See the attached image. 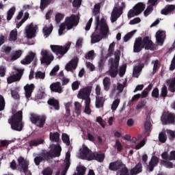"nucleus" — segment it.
I'll return each instance as SVG.
<instances>
[{"mask_svg":"<svg viewBox=\"0 0 175 175\" xmlns=\"http://www.w3.org/2000/svg\"><path fill=\"white\" fill-rule=\"evenodd\" d=\"M109 27L106 23L104 18L99 20V16H96V29L95 32L92 36V43H98L102 39H105L109 36Z\"/></svg>","mask_w":175,"mask_h":175,"instance_id":"f257e3e1","label":"nucleus"},{"mask_svg":"<svg viewBox=\"0 0 175 175\" xmlns=\"http://www.w3.org/2000/svg\"><path fill=\"white\" fill-rule=\"evenodd\" d=\"M80 151V153L78 154V158L81 159H87L88 161L95 159L98 162H103L105 160V154L98 152H92L85 145L82 146Z\"/></svg>","mask_w":175,"mask_h":175,"instance_id":"f03ea898","label":"nucleus"},{"mask_svg":"<svg viewBox=\"0 0 175 175\" xmlns=\"http://www.w3.org/2000/svg\"><path fill=\"white\" fill-rule=\"evenodd\" d=\"M144 47L146 50H154L155 45L152 44V41L148 38L145 37L143 39L137 38L134 44L133 51L134 53H139L142 49Z\"/></svg>","mask_w":175,"mask_h":175,"instance_id":"7ed1b4c3","label":"nucleus"},{"mask_svg":"<svg viewBox=\"0 0 175 175\" xmlns=\"http://www.w3.org/2000/svg\"><path fill=\"white\" fill-rule=\"evenodd\" d=\"M79 19L80 18L78 15L73 14L69 17L66 18L65 22L60 25L59 29V35L61 36V35H64V31L66 29L69 31V29H72L73 27H77L79 24Z\"/></svg>","mask_w":175,"mask_h":175,"instance_id":"20e7f679","label":"nucleus"},{"mask_svg":"<svg viewBox=\"0 0 175 175\" xmlns=\"http://www.w3.org/2000/svg\"><path fill=\"white\" fill-rule=\"evenodd\" d=\"M9 123L14 131H22L23 126H24L23 124V111H19L12 116L9 120Z\"/></svg>","mask_w":175,"mask_h":175,"instance_id":"39448f33","label":"nucleus"},{"mask_svg":"<svg viewBox=\"0 0 175 175\" xmlns=\"http://www.w3.org/2000/svg\"><path fill=\"white\" fill-rule=\"evenodd\" d=\"M121 55V52L119 51L115 53V59H111L109 60V65L110 66L109 75L111 77H116L118 73L117 68H118V64L120 62V57Z\"/></svg>","mask_w":175,"mask_h":175,"instance_id":"423d86ee","label":"nucleus"},{"mask_svg":"<svg viewBox=\"0 0 175 175\" xmlns=\"http://www.w3.org/2000/svg\"><path fill=\"white\" fill-rule=\"evenodd\" d=\"M41 57L40 61L41 64H45L46 65H50L53 61H54V56L50 52V51L42 49L40 52Z\"/></svg>","mask_w":175,"mask_h":175,"instance_id":"0eeeda50","label":"nucleus"},{"mask_svg":"<svg viewBox=\"0 0 175 175\" xmlns=\"http://www.w3.org/2000/svg\"><path fill=\"white\" fill-rule=\"evenodd\" d=\"M125 8V3L122 1H118L116 7L114 8L111 15V21L114 23L117 21V18L122 14V9Z\"/></svg>","mask_w":175,"mask_h":175,"instance_id":"6e6552de","label":"nucleus"},{"mask_svg":"<svg viewBox=\"0 0 175 175\" xmlns=\"http://www.w3.org/2000/svg\"><path fill=\"white\" fill-rule=\"evenodd\" d=\"M71 44L72 42H68L64 46L58 45H51V49L53 53H55V54H60V55H64V54H66V53H68L69 49H70Z\"/></svg>","mask_w":175,"mask_h":175,"instance_id":"1a4fd4ad","label":"nucleus"},{"mask_svg":"<svg viewBox=\"0 0 175 175\" xmlns=\"http://www.w3.org/2000/svg\"><path fill=\"white\" fill-rule=\"evenodd\" d=\"M146 9V5L143 3H137L133 9L130 10L128 13L129 18H132V17H135V16H137L143 12Z\"/></svg>","mask_w":175,"mask_h":175,"instance_id":"9d476101","label":"nucleus"},{"mask_svg":"<svg viewBox=\"0 0 175 175\" xmlns=\"http://www.w3.org/2000/svg\"><path fill=\"white\" fill-rule=\"evenodd\" d=\"M30 120L32 124H34V125L38 126V128H43L46 122V117L38 114H31Z\"/></svg>","mask_w":175,"mask_h":175,"instance_id":"9b49d317","label":"nucleus"},{"mask_svg":"<svg viewBox=\"0 0 175 175\" xmlns=\"http://www.w3.org/2000/svg\"><path fill=\"white\" fill-rule=\"evenodd\" d=\"M38 31V25L31 23L26 26L25 28V35L29 39H32L35 38L36 32Z\"/></svg>","mask_w":175,"mask_h":175,"instance_id":"f8f14e48","label":"nucleus"},{"mask_svg":"<svg viewBox=\"0 0 175 175\" xmlns=\"http://www.w3.org/2000/svg\"><path fill=\"white\" fill-rule=\"evenodd\" d=\"M18 162L21 171L24 172L25 175H31V172L28 170L29 161L23 157H19Z\"/></svg>","mask_w":175,"mask_h":175,"instance_id":"ddd939ff","label":"nucleus"},{"mask_svg":"<svg viewBox=\"0 0 175 175\" xmlns=\"http://www.w3.org/2000/svg\"><path fill=\"white\" fill-rule=\"evenodd\" d=\"M161 122L164 125L166 124H175V116L174 114L166 112L161 116Z\"/></svg>","mask_w":175,"mask_h":175,"instance_id":"4468645a","label":"nucleus"},{"mask_svg":"<svg viewBox=\"0 0 175 175\" xmlns=\"http://www.w3.org/2000/svg\"><path fill=\"white\" fill-rule=\"evenodd\" d=\"M91 87H86L83 89L79 90L77 98L79 99H83L87 100V99H90V95L91 94Z\"/></svg>","mask_w":175,"mask_h":175,"instance_id":"2eb2a0df","label":"nucleus"},{"mask_svg":"<svg viewBox=\"0 0 175 175\" xmlns=\"http://www.w3.org/2000/svg\"><path fill=\"white\" fill-rule=\"evenodd\" d=\"M61 151H62V148L59 145H51V151L46 152V157H59Z\"/></svg>","mask_w":175,"mask_h":175,"instance_id":"dca6fc26","label":"nucleus"},{"mask_svg":"<svg viewBox=\"0 0 175 175\" xmlns=\"http://www.w3.org/2000/svg\"><path fill=\"white\" fill-rule=\"evenodd\" d=\"M14 70H16V75H14L9 78H8L7 81L8 84H12L14 81H18L20 79H21V76H23V72L24 71L22 68H17L16 67L14 68Z\"/></svg>","mask_w":175,"mask_h":175,"instance_id":"f3484780","label":"nucleus"},{"mask_svg":"<svg viewBox=\"0 0 175 175\" xmlns=\"http://www.w3.org/2000/svg\"><path fill=\"white\" fill-rule=\"evenodd\" d=\"M156 40L159 46H162L163 42H165V38H166V32L163 30H159L156 33Z\"/></svg>","mask_w":175,"mask_h":175,"instance_id":"a211bd4d","label":"nucleus"},{"mask_svg":"<svg viewBox=\"0 0 175 175\" xmlns=\"http://www.w3.org/2000/svg\"><path fill=\"white\" fill-rule=\"evenodd\" d=\"M35 57H36V53L33 51H29L27 54V55L21 60V64L23 65H28L29 64H31L33 59H35Z\"/></svg>","mask_w":175,"mask_h":175,"instance_id":"6ab92c4d","label":"nucleus"},{"mask_svg":"<svg viewBox=\"0 0 175 175\" xmlns=\"http://www.w3.org/2000/svg\"><path fill=\"white\" fill-rule=\"evenodd\" d=\"M77 62H79V59H77V57H75L66 65V70L68 72H72V70L76 69L77 66Z\"/></svg>","mask_w":175,"mask_h":175,"instance_id":"aec40b11","label":"nucleus"},{"mask_svg":"<svg viewBox=\"0 0 175 175\" xmlns=\"http://www.w3.org/2000/svg\"><path fill=\"white\" fill-rule=\"evenodd\" d=\"M64 170L62 172L61 175L66 174L68 170L69 169V166H70V152H67L66 154V158L64 160Z\"/></svg>","mask_w":175,"mask_h":175,"instance_id":"412c9836","label":"nucleus"},{"mask_svg":"<svg viewBox=\"0 0 175 175\" xmlns=\"http://www.w3.org/2000/svg\"><path fill=\"white\" fill-rule=\"evenodd\" d=\"M125 85H126V81L123 82L122 83H118L117 87L116 85L114 86V89L112 91V94H116V95L121 94V92L124 91Z\"/></svg>","mask_w":175,"mask_h":175,"instance_id":"4be33fe9","label":"nucleus"},{"mask_svg":"<svg viewBox=\"0 0 175 175\" xmlns=\"http://www.w3.org/2000/svg\"><path fill=\"white\" fill-rule=\"evenodd\" d=\"M44 36L45 38H48V36L53 32V25L50 23V22H48L47 24H46L42 29Z\"/></svg>","mask_w":175,"mask_h":175,"instance_id":"5701e85b","label":"nucleus"},{"mask_svg":"<svg viewBox=\"0 0 175 175\" xmlns=\"http://www.w3.org/2000/svg\"><path fill=\"white\" fill-rule=\"evenodd\" d=\"M50 89L53 92H57L58 94H62V87L61 86V83L59 82L52 83L50 85Z\"/></svg>","mask_w":175,"mask_h":175,"instance_id":"b1692460","label":"nucleus"},{"mask_svg":"<svg viewBox=\"0 0 175 175\" xmlns=\"http://www.w3.org/2000/svg\"><path fill=\"white\" fill-rule=\"evenodd\" d=\"M23 55V51L18 50L15 52H13L11 55L8 58V61L10 62H13V61H16V59H18Z\"/></svg>","mask_w":175,"mask_h":175,"instance_id":"393cba45","label":"nucleus"},{"mask_svg":"<svg viewBox=\"0 0 175 175\" xmlns=\"http://www.w3.org/2000/svg\"><path fill=\"white\" fill-rule=\"evenodd\" d=\"M35 88V85L33 84H27L24 87V90L25 91V96L26 98H31V95L32 94V91H33Z\"/></svg>","mask_w":175,"mask_h":175,"instance_id":"a878e982","label":"nucleus"},{"mask_svg":"<svg viewBox=\"0 0 175 175\" xmlns=\"http://www.w3.org/2000/svg\"><path fill=\"white\" fill-rule=\"evenodd\" d=\"M157 1H158V0H149L148 1V6L144 12V16H146V17H147V16H148V14H150V13H151V12H152V6L154 5H155V3H157Z\"/></svg>","mask_w":175,"mask_h":175,"instance_id":"bb28decb","label":"nucleus"},{"mask_svg":"<svg viewBox=\"0 0 175 175\" xmlns=\"http://www.w3.org/2000/svg\"><path fill=\"white\" fill-rule=\"evenodd\" d=\"M159 162V159H158V157H152L149 163V165L148 166V170H149V172H152L154 167L157 166Z\"/></svg>","mask_w":175,"mask_h":175,"instance_id":"cd10ccee","label":"nucleus"},{"mask_svg":"<svg viewBox=\"0 0 175 175\" xmlns=\"http://www.w3.org/2000/svg\"><path fill=\"white\" fill-rule=\"evenodd\" d=\"M90 105H91V98H88L85 100V108L83 110L85 114H87L88 116H91V113H92V110H91Z\"/></svg>","mask_w":175,"mask_h":175,"instance_id":"c85d7f7f","label":"nucleus"},{"mask_svg":"<svg viewBox=\"0 0 175 175\" xmlns=\"http://www.w3.org/2000/svg\"><path fill=\"white\" fill-rule=\"evenodd\" d=\"M125 165L122 164V162L116 161L113 163H111L109 164V169L110 170H117L118 169H121L124 167Z\"/></svg>","mask_w":175,"mask_h":175,"instance_id":"c756f323","label":"nucleus"},{"mask_svg":"<svg viewBox=\"0 0 175 175\" xmlns=\"http://www.w3.org/2000/svg\"><path fill=\"white\" fill-rule=\"evenodd\" d=\"M105 103V98L100 96H96V109H100V107H103V105Z\"/></svg>","mask_w":175,"mask_h":175,"instance_id":"7c9ffc66","label":"nucleus"},{"mask_svg":"<svg viewBox=\"0 0 175 175\" xmlns=\"http://www.w3.org/2000/svg\"><path fill=\"white\" fill-rule=\"evenodd\" d=\"M175 9V5H166L165 8H163L161 10V14H165V16L167 14H170L171 12H173Z\"/></svg>","mask_w":175,"mask_h":175,"instance_id":"2f4dec72","label":"nucleus"},{"mask_svg":"<svg viewBox=\"0 0 175 175\" xmlns=\"http://www.w3.org/2000/svg\"><path fill=\"white\" fill-rule=\"evenodd\" d=\"M48 103L51 105V106H53L55 110H59V102L58 100L51 98L48 100Z\"/></svg>","mask_w":175,"mask_h":175,"instance_id":"473e14b6","label":"nucleus"},{"mask_svg":"<svg viewBox=\"0 0 175 175\" xmlns=\"http://www.w3.org/2000/svg\"><path fill=\"white\" fill-rule=\"evenodd\" d=\"M143 67L142 65L135 66L133 68V76L134 77H139L140 72H142Z\"/></svg>","mask_w":175,"mask_h":175,"instance_id":"72a5a7b5","label":"nucleus"},{"mask_svg":"<svg viewBox=\"0 0 175 175\" xmlns=\"http://www.w3.org/2000/svg\"><path fill=\"white\" fill-rule=\"evenodd\" d=\"M142 172V164L138 163L134 168L131 170V175L139 174Z\"/></svg>","mask_w":175,"mask_h":175,"instance_id":"f704fd0d","label":"nucleus"},{"mask_svg":"<svg viewBox=\"0 0 175 175\" xmlns=\"http://www.w3.org/2000/svg\"><path fill=\"white\" fill-rule=\"evenodd\" d=\"M44 139L40 138L36 140L30 141L29 146L30 147H36V146H39V144H43Z\"/></svg>","mask_w":175,"mask_h":175,"instance_id":"c9c22d12","label":"nucleus"},{"mask_svg":"<svg viewBox=\"0 0 175 175\" xmlns=\"http://www.w3.org/2000/svg\"><path fill=\"white\" fill-rule=\"evenodd\" d=\"M74 106H75V110L76 114H77V116H80V114H81V109H82L81 104L79 101H76L74 103Z\"/></svg>","mask_w":175,"mask_h":175,"instance_id":"e433bc0d","label":"nucleus"},{"mask_svg":"<svg viewBox=\"0 0 175 175\" xmlns=\"http://www.w3.org/2000/svg\"><path fill=\"white\" fill-rule=\"evenodd\" d=\"M49 139L51 142H59V134L58 133H50Z\"/></svg>","mask_w":175,"mask_h":175,"instance_id":"4c0bfd02","label":"nucleus"},{"mask_svg":"<svg viewBox=\"0 0 175 175\" xmlns=\"http://www.w3.org/2000/svg\"><path fill=\"white\" fill-rule=\"evenodd\" d=\"M103 83L104 85V90L105 91H109L110 90V79L105 77L103 81Z\"/></svg>","mask_w":175,"mask_h":175,"instance_id":"58836bf2","label":"nucleus"},{"mask_svg":"<svg viewBox=\"0 0 175 175\" xmlns=\"http://www.w3.org/2000/svg\"><path fill=\"white\" fill-rule=\"evenodd\" d=\"M120 99L117 98L116 99L111 105V109L112 111H116L117 109H118V106L120 105Z\"/></svg>","mask_w":175,"mask_h":175,"instance_id":"ea45409f","label":"nucleus"},{"mask_svg":"<svg viewBox=\"0 0 175 175\" xmlns=\"http://www.w3.org/2000/svg\"><path fill=\"white\" fill-rule=\"evenodd\" d=\"M14 12H16V8L15 7H12V8H10L8 10V14H7V20L8 21H10V20H12V17H13V15L14 14Z\"/></svg>","mask_w":175,"mask_h":175,"instance_id":"a19ab883","label":"nucleus"},{"mask_svg":"<svg viewBox=\"0 0 175 175\" xmlns=\"http://www.w3.org/2000/svg\"><path fill=\"white\" fill-rule=\"evenodd\" d=\"M53 0H41L40 1V9L41 10H43L44 9V8H46V6H47V5H50V3H51Z\"/></svg>","mask_w":175,"mask_h":175,"instance_id":"79ce46f5","label":"nucleus"},{"mask_svg":"<svg viewBox=\"0 0 175 175\" xmlns=\"http://www.w3.org/2000/svg\"><path fill=\"white\" fill-rule=\"evenodd\" d=\"M10 40H17V29H14L10 33Z\"/></svg>","mask_w":175,"mask_h":175,"instance_id":"37998d69","label":"nucleus"},{"mask_svg":"<svg viewBox=\"0 0 175 175\" xmlns=\"http://www.w3.org/2000/svg\"><path fill=\"white\" fill-rule=\"evenodd\" d=\"M161 165L166 167L167 169H172L173 168V163L167 161H161Z\"/></svg>","mask_w":175,"mask_h":175,"instance_id":"c03bdc74","label":"nucleus"},{"mask_svg":"<svg viewBox=\"0 0 175 175\" xmlns=\"http://www.w3.org/2000/svg\"><path fill=\"white\" fill-rule=\"evenodd\" d=\"M28 17H29V14H28L27 12H25L23 20L19 23L16 24V28L21 27V25H23V24H24V23H25L27 20H28Z\"/></svg>","mask_w":175,"mask_h":175,"instance_id":"a18cd8bd","label":"nucleus"},{"mask_svg":"<svg viewBox=\"0 0 175 175\" xmlns=\"http://www.w3.org/2000/svg\"><path fill=\"white\" fill-rule=\"evenodd\" d=\"M126 72V64H123L122 66L119 68V76L122 77L125 72Z\"/></svg>","mask_w":175,"mask_h":175,"instance_id":"49530a36","label":"nucleus"},{"mask_svg":"<svg viewBox=\"0 0 175 175\" xmlns=\"http://www.w3.org/2000/svg\"><path fill=\"white\" fill-rule=\"evenodd\" d=\"M167 139V137H166V133L165 132H161L159 135V140L161 143H165Z\"/></svg>","mask_w":175,"mask_h":175,"instance_id":"de8ad7c7","label":"nucleus"},{"mask_svg":"<svg viewBox=\"0 0 175 175\" xmlns=\"http://www.w3.org/2000/svg\"><path fill=\"white\" fill-rule=\"evenodd\" d=\"M137 31V30H133V31L129 32V33H127L124 37V42H128V40H129V39H131V38H132V36H133V35H135V33H136Z\"/></svg>","mask_w":175,"mask_h":175,"instance_id":"09e8293b","label":"nucleus"},{"mask_svg":"<svg viewBox=\"0 0 175 175\" xmlns=\"http://www.w3.org/2000/svg\"><path fill=\"white\" fill-rule=\"evenodd\" d=\"M44 159H46V156L40 154L39 157H37L34 159V162L36 165H39V163H40L42 161H44Z\"/></svg>","mask_w":175,"mask_h":175,"instance_id":"8fccbe9b","label":"nucleus"},{"mask_svg":"<svg viewBox=\"0 0 175 175\" xmlns=\"http://www.w3.org/2000/svg\"><path fill=\"white\" fill-rule=\"evenodd\" d=\"M116 175H129V174L128 173V169H126V167H125L124 165L120 169V171L117 172Z\"/></svg>","mask_w":175,"mask_h":175,"instance_id":"3c124183","label":"nucleus"},{"mask_svg":"<svg viewBox=\"0 0 175 175\" xmlns=\"http://www.w3.org/2000/svg\"><path fill=\"white\" fill-rule=\"evenodd\" d=\"M62 139L63 142L66 144V146H69L70 144V140L69 139V136H68L66 134H63L62 135Z\"/></svg>","mask_w":175,"mask_h":175,"instance_id":"603ef678","label":"nucleus"},{"mask_svg":"<svg viewBox=\"0 0 175 175\" xmlns=\"http://www.w3.org/2000/svg\"><path fill=\"white\" fill-rule=\"evenodd\" d=\"M96 122H98V124L100 125V126H102L103 128H105V126L106 125V122H105V120H103L102 117H100V116L97 117L96 119Z\"/></svg>","mask_w":175,"mask_h":175,"instance_id":"864d4df0","label":"nucleus"},{"mask_svg":"<svg viewBox=\"0 0 175 175\" xmlns=\"http://www.w3.org/2000/svg\"><path fill=\"white\" fill-rule=\"evenodd\" d=\"M94 57L95 53H94V51H90L85 55L86 59H94Z\"/></svg>","mask_w":175,"mask_h":175,"instance_id":"5fc2aeb1","label":"nucleus"},{"mask_svg":"<svg viewBox=\"0 0 175 175\" xmlns=\"http://www.w3.org/2000/svg\"><path fill=\"white\" fill-rule=\"evenodd\" d=\"M66 107V111L67 116H69L70 114V107H72V101H69L65 104Z\"/></svg>","mask_w":175,"mask_h":175,"instance_id":"6e6d98bb","label":"nucleus"},{"mask_svg":"<svg viewBox=\"0 0 175 175\" xmlns=\"http://www.w3.org/2000/svg\"><path fill=\"white\" fill-rule=\"evenodd\" d=\"M114 47H116V42H112L109 44V55L108 57H110L111 55V54H113V51H114Z\"/></svg>","mask_w":175,"mask_h":175,"instance_id":"4d7b16f0","label":"nucleus"},{"mask_svg":"<svg viewBox=\"0 0 175 175\" xmlns=\"http://www.w3.org/2000/svg\"><path fill=\"white\" fill-rule=\"evenodd\" d=\"M114 147L117 149V151H121L122 150V144L119 140H116Z\"/></svg>","mask_w":175,"mask_h":175,"instance_id":"13d9d810","label":"nucleus"},{"mask_svg":"<svg viewBox=\"0 0 175 175\" xmlns=\"http://www.w3.org/2000/svg\"><path fill=\"white\" fill-rule=\"evenodd\" d=\"M12 96L14 99H19L20 95H18V88L16 89V91L12 90L11 91Z\"/></svg>","mask_w":175,"mask_h":175,"instance_id":"bf43d9fd","label":"nucleus"},{"mask_svg":"<svg viewBox=\"0 0 175 175\" xmlns=\"http://www.w3.org/2000/svg\"><path fill=\"white\" fill-rule=\"evenodd\" d=\"M5 109V99L3 96L0 95V111H2Z\"/></svg>","mask_w":175,"mask_h":175,"instance_id":"052dcab7","label":"nucleus"},{"mask_svg":"<svg viewBox=\"0 0 175 175\" xmlns=\"http://www.w3.org/2000/svg\"><path fill=\"white\" fill-rule=\"evenodd\" d=\"M59 70V66H55L50 72V76H55L57 71Z\"/></svg>","mask_w":175,"mask_h":175,"instance_id":"680f3d73","label":"nucleus"},{"mask_svg":"<svg viewBox=\"0 0 175 175\" xmlns=\"http://www.w3.org/2000/svg\"><path fill=\"white\" fill-rule=\"evenodd\" d=\"M46 77V75L44 72H42L40 71H38L36 73V79H44Z\"/></svg>","mask_w":175,"mask_h":175,"instance_id":"e2e57ef3","label":"nucleus"},{"mask_svg":"<svg viewBox=\"0 0 175 175\" xmlns=\"http://www.w3.org/2000/svg\"><path fill=\"white\" fill-rule=\"evenodd\" d=\"M86 66L89 70H91V72L95 70V66L90 62H86Z\"/></svg>","mask_w":175,"mask_h":175,"instance_id":"0e129e2a","label":"nucleus"},{"mask_svg":"<svg viewBox=\"0 0 175 175\" xmlns=\"http://www.w3.org/2000/svg\"><path fill=\"white\" fill-rule=\"evenodd\" d=\"M43 175H52L53 174V170L51 168H46L42 171Z\"/></svg>","mask_w":175,"mask_h":175,"instance_id":"69168bd1","label":"nucleus"},{"mask_svg":"<svg viewBox=\"0 0 175 175\" xmlns=\"http://www.w3.org/2000/svg\"><path fill=\"white\" fill-rule=\"evenodd\" d=\"M166 133L170 135V139L175 138V131L167 129V130H166Z\"/></svg>","mask_w":175,"mask_h":175,"instance_id":"338daca9","label":"nucleus"},{"mask_svg":"<svg viewBox=\"0 0 175 175\" xmlns=\"http://www.w3.org/2000/svg\"><path fill=\"white\" fill-rule=\"evenodd\" d=\"M169 161H175V151H171L169 154Z\"/></svg>","mask_w":175,"mask_h":175,"instance_id":"774afa93","label":"nucleus"}]
</instances>
